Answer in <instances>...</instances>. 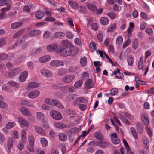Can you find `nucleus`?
<instances>
[{"label":"nucleus","mask_w":154,"mask_h":154,"mask_svg":"<svg viewBox=\"0 0 154 154\" xmlns=\"http://www.w3.org/2000/svg\"><path fill=\"white\" fill-rule=\"evenodd\" d=\"M144 62L143 61V57L141 56L140 58L138 61V68L139 70H142L146 71L144 72V75H146L148 71L149 68L148 66L146 67L145 65H143Z\"/></svg>","instance_id":"obj_1"},{"label":"nucleus","mask_w":154,"mask_h":154,"mask_svg":"<svg viewBox=\"0 0 154 154\" xmlns=\"http://www.w3.org/2000/svg\"><path fill=\"white\" fill-rule=\"evenodd\" d=\"M72 52L71 47H66L62 48L60 51V55L64 57L71 55Z\"/></svg>","instance_id":"obj_2"},{"label":"nucleus","mask_w":154,"mask_h":154,"mask_svg":"<svg viewBox=\"0 0 154 154\" xmlns=\"http://www.w3.org/2000/svg\"><path fill=\"white\" fill-rule=\"evenodd\" d=\"M50 114L51 116L55 119L60 120L62 119L61 114L57 111L51 110L50 111Z\"/></svg>","instance_id":"obj_3"},{"label":"nucleus","mask_w":154,"mask_h":154,"mask_svg":"<svg viewBox=\"0 0 154 154\" xmlns=\"http://www.w3.org/2000/svg\"><path fill=\"white\" fill-rule=\"evenodd\" d=\"M50 65L52 67H59L60 66H63L64 65V63L61 60H55L50 62Z\"/></svg>","instance_id":"obj_4"},{"label":"nucleus","mask_w":154,"mask_h":154,"mask_svg":"<svg viewBox=\"0 0 154 154\" xmlns=\"http://www.w3.org/2000/svg\"><path fill=\"white\" fill-rule=\"evenodd\" d=\"M75 78V76L73 75H67L63 77L62 81L64 82L69 83L74 80Z\"/></svg>","instance_id":"obj_5"},{"label":"nucleus","mask_w":154,"mask_h":154,"mask_svg":"<svg viewBox=\"0 0 154 154\" xmlns=\"http://www.w3.org/2000/svg\"><path fill=\"white\" fill-rule=\"evenodd\" d=\"M40 93V92L38 90L33 91L28 93V97L30 98L34 99L37 97Z\"/></svg>","instance_id":"obj_6"},{"label":"nucleus","mask_w":154,"mask_h":154,"mask_svg":"<svg viewBox=\"0 0 154 154\" xmlns=\"http://www.w3.org/2000/svg\"><path fill=\"white\" fill-rule=\"evenodd\" d=\"M28 72L27 71L22 72L20 75L19 78L20 81L21 82H24L27 76Z\"/></svg>","instance_id":"obj_7"},{"label":"nucleus","mask_w":154,"mask_h":154,"mask_svg":"<svg viewBox=\"0 0 154 154\" xmlns=\"http://www.w3.org/2000/svg\"><path fill=\"white\" fill-rule=\"evenodd\" d=\"M17 120L19 123L21 125L26 127H27L29 125V122L21 117H18L17 118Z\"/></svg>","instance_id":"obj_8"},{"label":"nucleus","mask_w":154,"mask_h":154,"mask_svg":"<svg viewBox=\"0 0 154 154\" xmlns=\"http://www.w3.org/2000/svg\"><path fill=\"white\" fill-rule=\"evenodd\" d=\"M57 47V45L56 44H50L47 45L46 48L47 50L49 52L54 51Z\"/></svg>","instance_id":"obj_9"},{"label":"nucleus","mask_w":154,"mask_h":154,"mask_svg":"<svg viewBox=\"0 0 154 154\" xmlns=\"http://www.w3.org/2000/svg\"><path fill=\"white\" fill-rule=\"evenodd\" d=\"M40 72L43 75L46 77L52 76V73L50 71L45 69H42L41 70Z\"/></svg>","instance_id":"obj_10"},{"label":"nucleus","mask_w":154,"mask_h":154,"mask_svg":"<svg viewBox=\"0 0 154 154\" xmlns=\"http://www.w3.org/2000/svg\"><path fill=\"white\" fill-rule=\"evenodd\" d=\"M22 113L26 116H31V113L29 109L26 107H23L20 109Z\"/></svg>","instance_id":"obj_11"},{"label":"nucleus","mask_w":154,"mask_h":154,"mask_svg":"<svg viewBox=\"0 0 154 154\" xmlns=\"http://www.w3.org/2000/svg\"><path fill=\"white\" fill-rule=\"evenodd\" d=\"M51 59V57L48 55H46L40 57L39 61L41 63H45L49 61Z\"/></svg>","instance_id":"obj_12"},{"label":"nucleus","mask_w":154,"mask_h":154,"mask_svg":"<svg viewBox=\"0 0 154 154\" xmlns=\"http://www.w3.org/2000/svg\"><path fill=\"white\" fill-rule=\"evenodd\" d=\"M97 145L100 147L104 148L108 146V143L106 141L101 140L97 143Z\"/></svg>","instance_id":"obj_13"},{"label":"nucleus","mask_w":154,"mask_h":154,"mask_svg":"<svg viewBox=\"0 0 154 154\" xmlns=\"http://www.w3.org/2000/svg\"><path fill=\"white\" fill-rule=\"evenodd\" d=\"M141 119L143 122L146 126H148L149 124L148 116L146 114H143L142 116Z\"/></svg>","instance_id":"obj_14"},{"label":"nucleus","mask_w":154,"mask_h":154,"mask_svg":"<svg viewBox=\"0 0 154 154\" xmlns=\"http://www.w3.org/2000/svg\"><path fill=\"white\" fill-rule=\"evenodd\" d=\"M92 82V80L91 79L87 80L85 83V88L87 89H90L92 88L94 85Z\"/></svg>","instance_id":"obj_15"},{"label":"nucleus","mask_w":154,"mask_h":154,"mask_svg":"<svg viewBox=\"0 0 154 154\" xmlns=\"http://www.w3.org/2000/svg\"><path fill=\"white\" fill-rule=\"evenodd\" d=\"M34 129L35 131L42 135H45L46 133L45 131L41 128L38 126H35L34 127Z\"/></svg>","instance_id":"obj_16"},{"label":"nucleus","mask_w":154,"mask_h":154,"mask_svg":"<svg viewBox=\"0 0 154 154\" xmlns=\"http://www.w3.org/2000/svg\"><path fill=\"white\" fill-rule=\"evenodd\" d=\"M65 34L61 32H56L54 34L55 38L57 39H62L64 38Z\"/></svg>","instance_id":"obj_17"},{"label":"nucleus","mask_w":154,"mask_h":154,"mask_svg":"<svg viewBox=\"0 0 154 154\" xmlns=\"http://www.w3.org/2000/svg\"><path fill=\"white\" fill-rule=\"evenodd\" d=\"M41 32L38 30H34L30 31L29 32V35L30 36H36L41 33Z\"/></svg>","instance_id":"obj_18"},{"label":"nucleus","mask_w":154,"mask_h":154,"mask_svg":"<svg viewBox=\"0 0 154 154\" xmlns=\"http://www.w3.org/2000/svg\"><path fill=\"white\" fill-rule=\"evenodd\" d=\"M60 90L61 91L64 92L70 93L73 92L71 88L67 86L60 87Z\"/></svg>","instance_id":"obj_19"},{"label":"nucleus","mask_w":154,"mask_h":154,"mask_svg":"<svg viewBox=\"0 0 154 154\" xmlns=\"http://www.w3.org/2000/svg\"><path fill=\"white\" fill-rule=\"evenodd\" d=\"M23 23L22 22H16L11 24V27L12 29H14L19 27Z\"/></svg>","instance_id":"obj_20"},{"label":"nucleus","mask_w":154,"mask_h":154,"mask_svg":"<svg viewBox=\"0 0 154 154\" xmlns=\"http://www.w3.org/2000/svg\"><path fill=\"white\" fill-rule=\"evenodd\" d=\"M136 127L139 133L142 134L143 131V127L142 124L139 122H138L136 124Z\"/></svg>","instance_id":"obj_21"},{"label":"nucleus","mask_w":154,"mask_h":154,"mask_svg":"<svg viewBox=\"0 0 154 154\" xmlns=\"http://www.w3.org/2000/svg\"><path fill=\"white\" fill-rule=\"evenodd\" d=\"M14 140L11 137H9L7 140V146L8 149H11L13 146V144Z\"/></svg>","instance_id":"obj_22"},{"label":"nucleus","mask_w":154,"mask_h":154,"mask_svg":"<svg viewBox=\"0 0 154 154\" xmlns=\"http://www.w3.org/2000/svg\"><path fill=\"white\" fill-rule=\"evenodd\" d=\"M86 7L89 10L94 11H97V8L95 6V5L91 3H88L86 5Z\"/></svg>","instance_id":"obj_23"},{"label":"nucleus","mask_w":154,"mask_h":154,"mask_svg":"<svg viewBox=\"0 0 154 154\" xmlns=\"http://www.w3.org/2000/svg\"><path fill=\"white\" fill-rule=\"evenodd\" d=\"M60 109L63 108V106L59 101L57 100H53V105Z\"/></svg>","instance_id":"obj_24"},{"label":"nucleus","mask_w":154,"mask_h":154,"mask_svg":"<svg viewBox=\"0 0 154 154\" xmlns=\"http://www.w3.org/2000/svg\"><path fill=\"white\" fill-rule=\"evenodd\" d=\"M36 116L37 118L38 119L42 121L44 120L45 118L44 114L40 112H38L36 113Z\"/></svg>","instance_id":"obj_25"},{"label":"nucleus","mask_w":154,"mask_h":154,"mask_svg":"<svg viewBox=\"0 0 154 154\" xmlns=\"http://www.w3.org/2000/svg\"><path fill=\"white\" fill-rule=\"evenodd\" d=\"M143 144L145 148L148 149L149 148V141L146 137H144L143 138Z\"/></svg>","instance_id":"obj_26"},{"label":"nucleus","mask_w":154,"mask_h":154,"mask_svg":"<svg viewBox=\"0 0 154 154\" xmlns=\"http://www.w3.org/2000/svg\"><path fill=\"white\" fill-rule=\"evenodd\" d=\"M76 102L79 103H86L87 102V100L85 99L84 97H80L77 98L75 101L74 103Z\"/></svg>","instance_id":"obj_27"},{"label":"nucleus","mask_w":154,"mask_h":154,"mask_svg":"<svg viewBox=\"0 0 154 154\" xmlns=\"http://www.w3.org/2000/svg\"><path fill=\"white\" fill-rule=\"evenodd\" d=\"M100 23L103 25H106L108 24L109 20L106 17H102L100 20Z\"/></svg>","instance_id":"obj_28"},{"label":"nucleus","mask_w":154,"mask_h":154,"mask_svg":"<svg viewBox=\"0 0 154 154\" xmlns=\"http://www.w3.org/2000/svg\"><path fill=\"white\" fill-rule=\"evenodd\" d=\"M44 16L43 13L40 11H36L35 13V17L38 19H42Z\"/></svg>","instance_id":"obj_29"},{"label":"nucleus","mask_w":154,"mask_h":154,"mask_svg":"<svg viewBox=\"0 0 154 154\" xmlns=\"http://www.w3.org/2000/svg\"><path fill=\"white\" fill-rule=\"evenodd\" d=\"M39 84L35 82H30L28 83V87L29 88H34L38 87Z\"/></svg>","instance_id":"obj_30"},{"label":"nucleus","mask_w":154,"mask_h":154,"mask_svg":"<svg viewBox=\"0 0 154 154\" xmlns=\"http://www.w3.org/2000/svg\"><path fill=\"white\" fill-rule=\"evenodd\" d=\"M59 137L60 140L62 141H64L67 139V137L64 134L61 133L59 134Z\"/></svg>","instance_id":"obj_31"},{"label":"nucleus","mask_w":154,"mask_h":154,"mask_svg":"<svg viewBox=\"0 0 154 154\" xmlns=\"http://www.w3.org/2000/svg\"><path fill=\"white\" fill-rule=\"evenodd\" d=\"M55 126L56 128L60 129L65 128L66 127V125L65 124L59 122L55 123Z\"/></svg>","instance_id":"obj_32"},{"label":"nucleus","mask_w":154,"mask_h":154,"mask_svg":"<svg viewBox=\"0 0 154 154\" xmlns=\"http://www.w3.org/2000/svg\"><path fill=\"white\" fill-rule=\"evenodd\" d=\"M134 61V57L131 55L129 56L127 58V62L128 65L129 66H131Z\"/></svg>","instance_id":"obj_33"},{"label":"nucleus","mask_w":154,"mask_h":154,"mask_svg":"<svg viewBox=\"0 0 154 154\" xmlns=\"http://www.w3.org/2000/svg\"><path fill=\"white\" fill-rule=\"evenodd\" d=\"M80 63L82 67L85 66L87 63V58L86 57H83L80 59Z\"/></svg>","instance_id":"obj_34"},{"label":"nucleus","mask_w":154,"mask_h":154,"mask_svg":"<svg viewBox=\"0 0 154 154\" xmlns=\"http://www.w3.org/2000/svg\"><path fill=\"white\" fill-rule=\"evenodd\" d=\"M22 103L29 107H31L33 106V102L32 101H28L26 100H23L22 101Z\"/></svg>","instance_id":"obj_35"},{"label":"nucleus","mask_w":154,"mask_h":154,"mask_svg":"<svg viewBox=\"0 0 154 154\" xmlns=\"http://www.w3.org/2000/svg\"><path fill=\"white\" fill-rule=\"evenodd\" d=\"M94 136L98 140H100L103 138V136L102 134L99 132H97L94 134Z\"/></svg>","instance_id":"obj_36"},{"label":"nucleus","mask_w":154,"mask_h":154,"mask_svg":"<svg viewBox=\"0 0 154 154\" xmlns=\"http://www.w3.org/2000/svg\"><path fill=\"white\" fill-rule=\"evenodd\" d=\"M61 43L62 45L64 47H70L69 46L70 42L67 40H62Z\"/></svg>","instance_id":"obj_37"},{"label":"nucleus","mask_w":154,"mask_h":154,"mask_svg":"<svg viewBox=\"0 0 154 154\" xmlns=\"http://www.w3.org/2000/svg\"><path fill=\"white\" fill-rule=\"evenodd\" d=\"M116 76L119 79H122L124 77L123 74L120 72V69H117V72L116 74Z\"/></svg>","instance_id":"obj_38"},{"label":"nucleus","mask_w":154,"mask_h":154,"mask_svg":"<svg viewBox=\"0 0 154 154\" xmlns=\"http://www.w3.org/2000/svg\"><path fill=\"white\" fill-rule=\"evenodd\" d=\"M15 125V123L14 122H10L6 124V128L7 129H10L14 127Z\"/></svg>","instance_id":"obj_39"},{"label":"nucleus","mask_w":154,"mask_h":154,"mask_svg":"<svg viewBox=\"0 0 154 154\" xmlns=\"http://www.w3.org/2000/svg\"><path fill=\"white\" fill-rule=\"evenodd\" d=\"M107 14L111 19H115L117 17L116 13L114 12H109L107 13Z\"/></svg>","instance_id":"obj_40"},{"label":"nucleus","mask_w":154,"mask_h":154,"mask_svg":"<svg viewBox=\"0 0 154 154\" xmlns=\"http://www.w3.org/2000/svg\"><path fill=\"white\" fill-rule=\"evenodd\" d=\"M40 140L41 145L43 147H45L48 145V141L45 138H41Z\"/></svg>","instance_id":"obj_41"},{"label":"nucleus","mask_w":154,"mask_h":154,"mask_svg":"<svg viewBox=\"0 0 154 154\" xmlns=\"http://www.w3.org/2000/svg\"><path fill=\"white\" fill-rule=\"evenodd\" d=\"M130 130L134 138L136 139H137L138 135L135 128L133 127H131L130 128Z\"/></svg>","instance_id":"obj_42"},{"label":"nucleus","mask_w":154,"mask_h":154,"mask_svg":"<svg viewBox=\"0 0 154 154\" xmlns=\"http://www.w3.org/2000/svg\"><path fill=\"white\" fill-rule=\"evenodd\" d=\"M130 130L134 138L136 139H137L138 135L135 128L133 127H131L130 128Z\"/></svg>","instance_id":"obj_43"},{"label":"nucleus","mask_w":154,"mask_h":154,"mask_svg":"<svg viewBox=\"0 0 154 154\" xmlns=\"http://www.w3.org/2000/svg\"><path fill=\"white\" fill-rule=\"evenodd\" d=\"M42 49V48L41 47L38 48L36 49H33L31 53L32 54H37L41 52Z\"/></svg>","instance_id":"obj_44"},{"label":"nucleus","mask_w":154,"mask_h":154,"mask_svg":"<svg viewBox=\"0 0 154 154\" xmlns=\"http://www.w3.org/2000/svg\"><path fill=\"white\" fill-rule=\"evenodd\" d=\"M8 83L10 85L14 87L17 88L20 85L19 84L12 80L9 81Z\"/></svg>","instance_id":"obj_45"},{"label":"nucleus","mask_w":154,"mask_h":154,"mask_svg":"<svg viewBox=\"0 0 154 154\" xmlns=\"http://www.w3.org/2000/svg\"><path fill=\"white\" fill-rule=\"evenodd\" d=\"M80 130V128L77 127H74L71 128L70 132L72 134H75L77 133Z\"/></svg>","instance_id":"obj_46"},{"label":"nucleus","mask_w":154,"mask_h":154,"mask_svg":"<svg viewBox=\"0 0 154 154\" xmlns=\"http://www.w3.org/2000/svg\"><path fill=\"white\" fill-rule=\"evenodd\" d=\"M66 37L67 38L69 39H72L73 38V35L70 31H67L66 32Z\"/></svg>","instance_id":"obj_47"},{"label":"nucleus","mask_w":154,"mask_h":154,"mask_svg":"<svg viewBox=\"0 0 154 154\" xmlns=\"http://www.w3.org/2000/svg\"><path fill=\"white\" fill-rule=\"evenodd\" d=\"M116 25L115 23H113L107 29L108 32H111L114 30L116 27Z\"/></svg>","instance_id":"obj_48"},{"label":"nucleus","mask_w":154,"mask_h":154,"mask_svg":"<svg viewBox=\"0 0 154 154\" xmlns=\"http://www.w3.org/2000/svg\"><path fill=\"white\" fill-rule=\"evenodd\" d=\"M68 3L70 6L74 8H75L77 7V4L72 0H70L68 1Z\"/></svg>","instance_id":"obj_49"},{"label":"nucleus","mask_w":154,"mask_h":154,"mask_svg":"<svg viewBox=\"0 0 154 154\" xmlns=\"http://www.w3.org/2000/svg\"><path fill=\"white\" fill-rule=\"evenodd\" d=\"M78 68L76 66H71L68 69V71L70 72H74L77 71Z\"/></svg>","instance_id":"obj_50"},{"label":"nucleus","mask_w":154,"mask_h":154,"mask_svg":"<svg viewBox=\"0 0 154 154\" xmlns=\"http://www.w3.org/2000/svg\"><path fill=\"white\" fill-rule=\"evenodd\" d=\"M118 92V89L116 88H112L111 91V94L112 95H115L117 94Z\"/></svg>","instance_id":"obj_51"},{"label":"nucleus","mask_w":154,"mask_h":154,"mask_svg":"<svg viewBox=\"0 0 154 154\" xmlns=\"http://www.w3.org/2000/svg\"><path fill=\"white\" fill-rule=\"evenodd\" d=\"M50 36V32L48 31H45L43 35V37L45 39H48Z\"/></svg>","instance_id":"obj_52"},{"label":"nucleus","mask_w":154,"mask_h":154,"mask_svg":"<svg viewBox=\"0 0 154 154\" xmlns=\"http://www.w3.org/2000/svg\"><path fill=\"white\" fill-rule=\"evenodd\" d=\"M117 45L121 44L123 42V38L121 36H119L117 38L116 41Z\"/></svg>","instance_id":"obj_53"},{"label":"nucleus","mask_w":154,"mask_h":154,"mask_svg":"<svg viewBox=\"0 0 154 154\" xmlns=\"http://www.w3.org/2000/svg\"><path fill=\"white\" fill-rule=\"evenodd\" d=\"M82 81L80 80L77 81L74 84V86L75 88H78L81 87L82 84Z\"/></svg>","instance_id":"obj_54"},{"label":"nucleus","mask_w":154,"mask_h":154,"mask_svg":"<svg viewBox=\"0 0 154 154\" xmlns=\"http://www.w3.org/2000/svg\"><path fill=\"white\" fill-rule=\"evenodd\" d=\"M22 33V31L20 30L15 33L13 35V37L14 38H17L20 36Z\"/></svg>","instance_id":"obj_55"},{"label":"nucleus","mask_w":154,"mask_h":154,"mask_svg":"<svg viewBox=\"0 0 154 154\" xmlns=\"http://www.w3.org/2000/svg\"><path fill=\"white\" fill-rule=\"evenodd\" d=\"M138 45V41L137 39H134L133 43V48L134 49H136Z\"/></svg>","instance_id":"obj_56"},{"label":"nucleus","mask_w":154,"mask_h":154,"mask_svg":"<svg viewBox=\"0 0 154 154\" xmlns=\"http://www.w3.org/2000/svg\"><path fill=\"white\" fill-rule=\"evenodd\" d=\"M28 139L30 145H33L34 144V137L32 136H29Z\"/></svg>","instance_id":"obj_57"},{"label":"nucleus","mask_w":154,"mask_h":154,"mask_svg":"<svg viewBox=\"0 0 154 154\" xmlns=\"http://www.w3.org/2000/svg\"><path fill=\"white\" fill-rule=\"evenodd\" d=\"M51 16H48L44 20L45 21H47L49 22H53L56 20V19L52 17H51Z\"/></svg>","instance_id":"obj_58"},{"label":"nucleus","mask_w":154,"mask_h":154,"mask_svg":"<svg viewBox=\"0 0 154 154\" xmlns=\"http://www.w3.org/2000/svg\"><path fill=\"white\" fill-rule=\"evenodd\" d=\"M121 120L124 123L127 124L128 125L130 124V122L125 117L122 116H121L120 117Z\"/></svg>","instance_id":"obj_59"},{"label":"nucleus","mask_w":154,"mask_h":154,"mask_svg":"<svg viewBox=\"0 0 154 154\" xmlns=\"http://www.w3.org/2000/svg\"><path fill=\"white\" fill-rule=\"evenodd\" d=\"M11 135L15 139H17L19 137L18 132L16 131H14L12 132Z\"/></svg>","instance_id":"obj_60"},{"label":"nucleus","mask_w":154,"mask_h":154,"mask_svg":"<svg viewBox=\"0 0 154 154\" xmlns=\"http://www.w3.org/2000/svg\"><path fill=\"white\" fill-rule=\"evenodd\" d=\"M13 70L16 75L19 74L22 71L21 69L20 68H16Z\"/></svg>","instance_id":"obj_61"},{"label":"nucleus","mask_w":154,"mask_h":154,"mask_svg":"<svg viewBox=\"0 0 154 154\" xmlns=\"http://www.w3.org/2000/svg\"><path fill=\"white\" fill-rule=\"evenodd\" d=\"M7 106L8 105L6 103L2 100L0 101V108L4 109L6 108Z\"/></svg>","instance_id":"obj_62"},{"label":"nucleus","mask_w":154,"mask_h":154,"mask_svg":"<svg viewBox=\"0 0 154 154\" xmlns=\"http://www.w3.org/2000/svg\"><path fill=\"white\" fill-rule=\"evenodd\" d=\"M45 102L48 104L53 105V100L48 98H46L45 99Z\"/></svg>","instance_id":"obj_63"},{"label":"nucleus","mask_w":154,"mask_h":154,"mask_svg":"<svg viewBox=\"0 0 154 154\" xmlns=\"http://www.w3.org/2000/svg\"><path fill=\"white\" fill-rule=\"evenodd\" d=\"M6 38H3L0 39V45L1 46L5 45L6 42Z\"/></svg>","instance_id":"obj_64"}]
</instances>
